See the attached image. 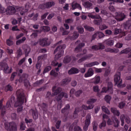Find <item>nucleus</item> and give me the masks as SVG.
<instances>
[{"label": "nucleus", "mask_w": 131, "mask_h": 131, "mask_svg": "<svg viewBox=\"0 0 131 131\" xmlns=\"http://www.w3.org/2000/svg\"><path fill=\"white\" fill-rule=\"evenodd\" d=\"M111 111L112 114H114L115 116H120V112L117 110V108L115 107H112L111 108Z\"/></svg>", "instance_id": "obj_18"}, {"label": "nucleus", "mask_w": 131, "mask_h": 131, "mask_svg": "<svg viewBox=\"0 0 131 131\" xmlns=\"http://www.w3.org/2000/svg\"><path fill=\"white\" fill-rule=\"evenodd\" d=\"M121 32H122L121 29L116 28L114 30V34L115 35H117V34H119V33H121Z\"/></svg>", "instance_id": "obj_44"}, {"label": "nucleus", "mask_w": 131, "mask_h": 131, "mask_svg": "<svg viewBox=\"0 0 131 131\" xmlns=\"http://www.w3.org/2000/svg\"><path fill=\"white\" fill-rule=\"evenodd\" d=\"M94 75V70L93 68H89L87 72L84 74V77H91Z\"/></svg>", "instance_id": "obj_16"}, {"label": "nucleus", "mask_w": 131, "mask_h": 131, "mask_svg": "<svg viewBox=\"0 0 131 131\" xmlns=\"http://www.w3.org/2000/svg\"><path fill=\"white\" fill-rule=\"evenodd\" d=\"M26 40V37H23L21 39H18L16 41V46H20L21 43H24V41Z\"/></svg>", "instance_id": "obj_27"}, {"label": "nucleus", "mask_w": 131, "mask_h": 131, "mask_svg": "<svg viewBox=\"0 0 131 131\" xmlns=\"http://www.w3.org/2000/svg\"><path fill=\"white\" fill-rule=\"evenodd\" d=\"M125 29H131V20L127 21L124 25Z\"/></svg>", "instance_id": "obj_26"}, {"label": "nucleus", "mask_w": 131, "mask_h": 131, "mask_svg": "<svg viewBox=\"0 0 131 131\" xmlns=\"http://www.w3.org/2000/svg\"><path fill=\"white\" fill-rule=\"evenodd\" d=\"M64 49H65L64 45L59 46L56 48V49H55L54 54L57 53L55 56V60L60 59V58H61L62 56L64 55Z\"/></svg>", "instance_id": "obj_3"}, {"label": "nucleus", "mask_w": 131, "mask_h": 131, "mask_svg": "<svg viewBox=\"0 0 131 131\" xmlns=\"http://www.w3.org/2000/svg\"><path fill=\"white\" fill-rule=\"evenodd\" d=\"M81 94H82V90H79L77 91L75 95L76 96V97H79V96H80V95H81Z\"/></svg>", "instance_id": "obj_61"}, {"label": "nucleus", "mask_w": 131, "mask_h": 131, "mask_svg": "<svg viewBox=\"0 0 131 131\" xmlns=\"http://www.w3.org/2000/svg\"><path fill=\"white\" fill-rule=\"evenodd\" d=\"M124 106H125V103L124 102H121L119 104V107H120V109H122Z\"/></svg>", "instance_id": "obj_64"}, {"label": "nucleus", "mask_w": 131, "mask_h": 131, "mask_svg": "<svg viewBox=\"0 0 131 131\" xmlns=\"http://www.w3.org/2000/svg\"><path fill=\"white\" fill-rule=\"evenodd\" d=\"M30 48L29 47H26L24 48V52L25 54V57L26 58L27 57H28V55H29V53H30Z\"/></svg>", "instance_id": "obj_33"}, {"label": "nucleus", "mask_w": 131, "mask_h": 131, "mask_svg": "<svg viewBox=\"0 0 131 131\" xmlns=\"http://www.w3.org/2000/svg\"><path fill=\"white\" fill-rule=\"evenodd\" d=\"M94 24H96V25H100L101 23H102V18H99L98 19H95L94 20Z\"/></svg>", "instance_id": "obj_43"}, {"label": "nucleus", "mask_w": 131, "mask_h": 131, "mask_svg": "<svg viewBox=\"0 0 131 131\" xmlns=\"http://www.w3.org/2000/svg\"><path fill=\"white\" fill-rule=\"evenodd\" d=\"M125 120L127 124H129V123H130V119L129 118V117L126 116L125 118Z\"/></svg>", "instance_id": "obj_63"}, {"label": "nucleus", "mask_w": 131, "mask_h": 131, "mask_svg": "<svg viewBox=\"0 0 131 131\" xmlns=\"http://www.w3.org/2000/svg\"><path fill=\"white\" fill-rule=\"evenodd\" d=\"M4 102V99H2L0 100V110L1 111V116L4 117L5 116V114L7 113V110L6 109V106L3 104V102Z\"/></svg>", "instance_id": "obj_11"}, {"label": "nucleus", "mask_w": 131, "mask_h": 131, "mask_svg": "<svg viewBox=\"0 0 131 131\" xmlns=\"http://www.w3.org/2000/svg\"><path fill=\"white\" fill-rule=\"evenodd\" d=\"M91 49L92 50H93V51H98V50H99L98 45L92 46Z\"/></svg>", "instance_id": "obj_59"}, {"label": "nucleus", "mask_w": 131, "mask_h": 131, "mask_svg": "<svg viewBox=\"0 0 131 131\" xmlns=\"http://www.w3.org/2000/svg\"><path fill=\"white\" fill-rule=\"evenodd\" d=\"M84 28L85 29V30H87V31H95V28L90 26L85 25L84 26Z\"/></svg>", "instance_id": "obj_30"}, {"label": "nucleus", "mask_w": 131, "mask_h": 131, "mask_svg": "<svg viewBox=\"0 0 131 131\" xmlns=\"http://www.w3.org/2000/svg\"><path fill=\"white\" fill-rule=\"evenodd\" d=\"M0 69L1 70H3L4 73H6V74L11 73L13 70L12 68L9 70V66H8V64L4 62H0Z\"/></svg>", "instance_id": "obj_5"}, {"label": "nucleus", "mask_w": 131, "mask_h": 131, "mask_svg": "<svg viewBox=\"0 0 131 131\" xmlns=\"http://www.w3.org/2000/svg\"><path fill=\"white\" fill-rule=\"evenodd\" d=\"M93 89L94 92H95V93H98V92H100V89H99V86L98 85L94 86Z\"/></svg>", "instance_id": "obj_53"}, {"label": "nucleus", "mask_w": 131, "mask_h": 131, "mask_svg": "<svg viewBox=\"0 0 131 131\" xmlns=\"http://www.w3.org/2000/svg\"><path fill=\"white\" fill-rule=\"evenodd\" d=\"M55 6V2L51 1L39 5L38 9L40 10H45V9H50L52 7Z\"/></svg>", "instance_id": "obj_7"}, {"label": "nucleus", "mask_w": 131, "mask_h": 131, "mask_svg": "<svg viewBox=\"0 0 131 131\" xmlns=\"http://www.w3.org/2000/svg\"><path fill=\"white\" fill-rule=\"evenodd\" d=\"M25 122L27 124V125H29L30 123H32V119L25 118Z\"/></svg>", "instance_id": "obj_46"}, {"label": "nucleus", "mask_w": 131, "mask_h": 131, "mask_svg": "<svg viewBox=\"0 0 131 131\" xmlns=\"http://www.w3.org/2000/svg\"><path fill=\"white\" fill-rule=\"evenodd\" d=\"M47 58H48V55L47 54H43L38 56L37 61L42 63V61H46V60H47Z\"/></svg>", "instance_id": "obj_19"}, {"label": "nucleus", "mask_w": 131, "mask_h": 131, "mask_svg": "<svg viewBox=\"0 0 131 131\" xmlns=\"http://www.w3.org/2000/svg\"><path fill=\"white\" fill-rule=\"evenodd\" d=\"M16 94L17 97V100L15 102L14 106L15 107H18V106L20 105L17 108V112L19 113L23 111V106L21 105H23L25 100L26 103L27 102V101L26 100V98L25 97V94H24L23 92L18 90L16 91Z\"/></svg>", "instance_id": "obj_1"}, {"label": "nucleus", "mask_w": 131, "mask_h": 131, "mask_svg": "<svg viewBox=\"0 0 131 131\" xmlns=\"http://www.w3.org/2000/svg\"><path fill=\"white\" fill-rule=\"evenodd\" d=\"M95 102H97V99H90L88 101H87V104H93V103H95Z\"/></svg>", "instance_id": "obj_48"}, {"label": "nucleus", "mask_w": 131, "mask_h": 131, "mask_svg": "<svg viewBox=\"0 0 131 131\" xmlns=\"http://www.w3.org/2000/svg\"><path fill=\"white\" fill-rule=\"evenodd\" d=\"M121 76V73L120 72H118L114 76V81L116 84H117L118 88H120L121 84H122V79L120 78Z\"/></svg>", "instance_id": "obj_6"}, {"label": "nucleus", "mask_w": 131, "mask_h": 131, "mask_svg": "<svg viewBox=\"0 0 131 131\" xmlns=\"http://www.w3.org/2000/svg\"><path fill=\"white\" fill-rule=\"evenodd\" d=\"M20 129H21V130H25V129H26V125L24 122H21L20 125Z\"/></svg>", "instance_id": "obj_37"}, {"label": "nucleus", "mask_w": 131, "mask_h": 131, "mask_svg": "<svg viewBox=\"0 0 131 131\" xmlns=\"http://www.w3.org/2000/svg\"><path fill=\"white\" fill-rule=\"evenodd\" d=\"M38 106H39V107H40L43 111H48V108H49V104H48L47 103L44 102L42 103H39L38 104Z\"/></svg>", "instance_id": "obj_15"}, {"label": "nucleus", "mask_w": 131, "mask_h": 131, "mask_svg": "<svg viewBox=\"0 0 131 131\" xmlns=\"http://www.w3.org/2000/svg\"><path fill=\"white\" fill-rule=\"evenodd\" d=\"M13 86L11 84H8L5 86V91L6 92H13Z\"/></svg>", "instance_id": "obj_31"}, {"label": "nucleus", "mask_w": 131, "mask_h": 131, "mask_svg": "<svg viewBox=\"0 0 131 131\" xmlns=\"http://www.w3.org/2000/svg\"><path fill=\"white\" fill-rule=\"evenodd\" d=\"M116 19L117 21H123L125 19V14L123 13L116 12L115 13Z\"/></svg>", "instance_id": "obj_10"}, {"label": "nucleus", "mask_w": 131, "mask_h": 131, "mask_svg": "<svg viewBox=\"0 0 131 131\" xmlns=\"http://www.w3.org/2000/svg\"><path fill=\"white\" fill-rule=\"evenodd\" d=\"M99 28L101 30H105V29H107V28H108V26L106 25H101L99 26Z\"/></svg>", "instance_id": "obj_54"}, {"label": "nucleus", "mask_w": 131, "mask_h": 131, "mask_svg": "<svg viewBox=\"0 0 131 131\" xmlns=\"http://www.w3.org/2000/svg\"><path fill=\"white\" fill-rule=\"evenodd\" d=\"M65 93L64 92H61L58 95L57 97H56V100L57 101V102H59V101H61L62 100V98L64 96Z\"/></svg>", "instance_id": "obj_29"}, {"label": "nucleus", "mask_w": 131, "mask_h": 131, "mask_svg": "<svg viewBox=\"0 0 131 131\" xmlns=\"http://www.w3.org/2000/svg\"><path fill=\"white\" fill-rule=\"evenodd\" d=\"M100 63L98 61H94L92 62H90L89 63H85L84 64V67L89 68L90 67H93V66H95V65H99Z\"/></svg>", "instance_id": "obj_17"}, {"label": "nucleus", "mask_w": 131, "mask_h": 131, "mask_svg": "<svg viewBox=\"0 0 131 131\" xmlns=\"http://www.w3.org/2000/svg\"><path fill=\"white\" fill-rule=\"evenodd\" d=\"M6 43L7 46L11 47V46H13V45H14V42L12 41L11 39H8L6 40Z\"/></svg>", "instance_id": "obj_45"}, {"label": "nucleus", "mask_w": 131, "mask_h": 131, "mask_svg": "<svg viewBox=\"0 0 131 131\" xmlns=\"http://www.w3.org/2000/svg\"><path fill=\"white\" fill-rule=\"evenodd\" d=\"M105 51L109 53H114V54H117L119 52V49L115 48H106L105 49Z\"/></svg>", "instance_id": "obj_20"}, {"label": "nucleus", "mask_w": 131, "mask_h": 131, "mask_svg": "<svg viewBox=\"0 0 131 131\" xmlns=\"http://www.w3.org/2000/svg\"><path fill=\"white\" fill-rule=\"evenodd\" d=\"M99 50H104L105 49V46L102 43H98Z\"/></svg>", "instance_id": "obj_58"}, {"label": "nucleus", "mask_w": 131, "mask_h": 131, "mask_svg": "<svg viewBox=\"0 0 131 131\" xmlns=\"http://www.w3.org/2000/svg\"><path fill=\"white\" fill-rule=\"evenodd\" d=\"M17 76V72H14L12 73L11 77H10V81H13L14 79H15V77Z\"/></svg>", "instance_id": "obj_41"}, {"label": "nucleus", "mask_w": 131, "mask_h": 131, "mask_svg": "<svg viewBox=\"0 0 131 131\" xmlns=\"http://www.w3.org/2000/svg\"><path fill=\"white\" fill-rule=\"evenodd\" d=\"M26 57H24L23 59H21L18 62V65L19 66H21V65H22L23 64V63H24V61H26Z\"/></svg>", "instance_id": "obj_57"}, {"label": "nucleus", "mask_w": 131, "mask_h": 131, "mask_svg": "<svg viewBox=\"0 0 131 131\" xmlns=\"http://www.w3.org/2000/svg\"><path fill=\"white\" fill-rule=\"evenodd\" d=\"M41 67V62L40 61H37V63L36 64V69H40Z\"/></svg>", "instance_id": "obj_55"}, {"label": "nucleus", "mask_w": 131, "mask_h": 131, "mask_svg": "<svg viewBox=\"0 0 131 131\" xmlns=\"http://www.w3.org/2000/svg\"><path fill=\"white\" fill-rule=\"evenodd\" d=\"M5 129L9 131H17V124L14 122H5L4 123Z\"/></svg>", "instance_id": "obj_4"}, {"label": "nucleus", "mask_w": 131, "mask_h": 131, "mask_svg": "<svg viewBox=\"0 0 131 131\" xmlns=\"http://www.w3.org/2000/svg\"><path fill=\"white\" fill-rule=\"evenodd\" d=\"M6 14L9 16L15 15L16 12H20L21 16H25V13L28 12V9H25L24 8L17 6L15 8L13 6H9L6 9Z\"/></svg>", "instance_id": "obj_2"}, {"label": "nucleus", "mask_w": 131, "mask_h": 131, "mask_svg": "<svg viewBox=\"0 0 131 131\" xmlns=\"http://www.w3.org/2000/svg\"><path fill=\"white\" fill-rule=\"evenodd\" d=\"M112 97L109 95H106L104 100L106 101L107 103H110V101H111Z\"/></svg>", "instance_id": "obj_47"}, {"label": "nucleus", "mask_w": 131, "mask_h": 131, "mask_svg": "<svg viewBox=\"0 0 131 131\" xmlns=\"http://www.w3.org/2000/svg\"><path fill=\"white\" fill-rule=\"evenodd\" d=\"M96 33L99 38H102L105 36V35L102 32H97Z\"/></svg>", "instance_id": "obj_49"}, {"label": "nucleus", "mask_w": 131, "mask_h": 131, "mask_svg": "<svg viewBox=\"0 0 131 131\" xmlns=\"http://www.w3.org/2000/svg\"><path fill=\"white\" fill-rule=\"evenodd\" d=\"M107 89L110 94H113V84L111 82H108L107 83Z\"/></svg>", "instance_id": "obj_22"}, {"label": "nucleus", "mask_w": 131, "mask_h": 131, "mask_svg": "<svg viewBox=\"0 0 131 131\" xmlns=\"http://www.w3.org/2000/svg\"><path fill=\"white\" fill-rule=\"evenodd\" d=\"M101 109L103 112H104L106 114H108V115H110V111H109V110H108V108L106 107V106H102Z\"/></svg>", "instance_id": "obj_35"}, {"label": "nucleus", "mask_w": 131, "mask_h": 131, "mask_svg": "<svg viewBox=\"0 0 131 131\" xmlns=\"http://www.w3.org/2000/svg\"><path fill=\"white\" fill-rule=\"evenodd\" d=\"M40 46L41 47H48L49 45H50V41H49V39L48 38H44L39 41Z\"/></svg>", "instance_id": "obj_12"}, {"label": "nucleus", "mask_w": 131, "mask_h": 131, "mask_svg": "<svg viewBox=\"0 0 131 131\" xmlns=\"http://www.w3.org/2000/svg\"><path fill=\"white\" fill-rule=\"evenodd\" d=\"M77 29L78 31V32L80 33V34H82L83 32H84V30L83 29V28L81 26H78L77 27Z\"/></svg>", "instance_id": "obj_40"}, {"label": "nucleus", "mask_w": 131, "mask_h": 131, "mask_svg": "<svg viewBox=\"0 0 131 131\" xmlns=\"http://www.w3.org/2000/svg\"><path fill=\"white\" fill-rule=\"evenodd\" d=\"M17 58L19 59L22 56V49H19L16 51Z\"/></svg>", "instance_id": "obj_36"}, {"label": "nucleus", "mask_w": 131, "mask_h": 131, "mask_svg": "<svg viewBox=\"0 0 131 131\" xmlns=\"http://www.w3.org/2000/svg\"><path fill=\"white\" fill-rule=\"evenodd\" d=\"M93 125V130L94 131H97V129L98 128V124L96 121H94L92 123Z\"/></svg>", "instance_id": "obj_50"}, {"label": "nucleus", "mask_w": 131, "mask_h": 131, "mask_svg": "<svg viewBox=\"0 0 131 131\" xmlns=\"http://www.w3.org/2000/svg\"><path fill=\"white\" fill-rule=\"evenodd\" d=\"M60 31L62 33V35H66V30L63 27H60Z\"/></svg>", "instance_id": "obj_60"}, {"label": "nucleus", "mask_w": 131, "mask_h": 131, "mask_svg": "<svg viewBox=\"0 0 131 131\" xmlns=\"http://www.w3.org/2000/svg\"><path fill=\"white\" fill-rule=\"evenodd\" d=\"M105 43L107 46H113L114 45V40L111 39H107L104 41Z\"/></svg>", "instance_id": "obj_32"}, {"label": "nucleus", "mask_w": 131, "mask_h": 131, "mask_svg": "<svg viewBox=\"0 0 131 131\" xmlns=\"http://www.w3.org/2000/svg\"><path fill=\"white\" fill-rule=\"evenodd\" d=\"M31 111H32L33 119H34V120H36V119L38 118V114L37 113V111L36 110L31 109Z\"/></svg>", "instance_id": "obj_21"}, {"label": "nucleus", "mask_w": 131, "mask_h": 131, "mask_svg": "<svg viewBox=\"0 0 131 131\" xmlns=\"http://www.w3.org/2000/svg\"><path fill=\"white\" fill-rule=\"evenodd\" d=\"M41 29H42V31H44V32H49V31L51 30L50 27L45 26L41 27Z\"/></svg>", "instance_id": "obj_34"}, {"label": "nucleus", "mask_w": 131, "mask_h": 131, "mask_svg": "<svg viewBox=\"0 0 131 131\" xmlns=\"http://www.w3.org/2000/svg\"><path fill=\"white\" fill-rule=\"evenodd\" d=\"M114 120L116 122V124H114V127H118L119 126V120L117 118H115Z\"/></svg>", "instance_id": "obj_51"}, {"label": "nucleus", "mask_w": 131, "mask_h": 131, "mask_svg": "<svg viewBox=\"0 0 131 131\" xmlns=\"http://www.w3.org/2000/svg\"><path fill=\"white\" fill-rule=\"evenodd\" d=\"M28 78V74L26 73H23L22 75L19 77V82H23L24 81V84L25 86L27 84V83L28 82V80L27 79Z\"/></svg>", "instance_id": "obj_9"}, {"label": "nucleus", "mask_w": 131, "mask_h": 131, "mask_svg": "<svg viewBox=\"0 0 131 131\" xmlns=\"http://www.w3.org/2000/svg\"><path fill=\"white\" fill-rule=\"evenodd\" d=\"M12 105V100H8L6 103L7 108H10Z\"/></svg>", "instance_id": "obj_62"}, {"label": "nucleus", "mask_w": 131, "mask_h": 131, "mask_svg": "<svg viewBox=\"0 0 131 131\" xmlns=\"http://www.w3.org/2000/svg\"><path fill=\"white\" fill-rule=\"evenodd\" d=\"M80 71L76 68H72L70 70H69L68 74L70 75L72 74H77V73H79Z\"/></svg>", "instance_id": "obj_13"}, {"label": "nucleus", "mask_w": 131, "mask_h": 131, "mask_svg": "<svg viewBox=\"0 0 131 131\" xmlns=\"http://www.w3.org/2000/svg\"><path fill=\"white\" fill-rule=\"evenodd\" d=\"M131 52V48H127L122 51L119 53V55H122V54H128Z\"/></svg>", "instance_id": "obj_25"}, {"label": "nucleus", "mask_w": 131, "mask_h": 131, "mask_svg": "<svg viewBox=\"0 0 131 131\" xmlns=\"http://www.w3.org/2000/svg\"><path fill=\"white\" fill-rule=\"evenodd\" d=\"M58 74V73L55 71V70H52L50 72V75H52L53 76H54V77H57Z\"/></svg>", "instance_id": "obj_42"}, {"label": "nucleus", "mask_w": 131, "mask_h": 131, "mask_svg": "<svg viewBox=\"0 0 131 131\" xmlns=\"http://www.w3.org/2000/svg\"><path fill=\"white\" fill-rule=\"evenodd\" d=\"M106 125V121H105V120H103L102 122L99 125V128L102 129V128H103V127H105Z\"/></svg>", "instance_id": "obj_39"}, {"label": "nucleus", "mask_w": 131, "mask_h": 131, "mask_svg": "<svg viewBox=\"0 0 131 131\" xmlns=\"http://www.w3.org/2000/svg\"><path fill=\"white\" fill-rule=\"evenodd\" d=\"M60 125L61 120H58L55 124L56 128H57V129H59L60 128Z\"/></svg>", "instance_id": "obj_52"}, {"label": "nucleus", "mask_w": 131, "mask_h": 131, "mask_svg": "<svg viewBox=\"0 0 131 131\" xmlns=\"http://www.w3.org/2000/svg\"><path fill=\"white\" fill-rule=\"evenodd\" d=\"M52 70V67L51 66H47L46 67L44 71H43V74H46L47 72H49V71H51Z\"/></svg>", "instance_id": "obj_38"}, {"label": "nucleus", "mask_w": 131, "mask_h": 131, "mask_svg": "<svg viewBox=\"0 0 131 131\" xmlns=\"http://www.w3.org/2000/svg\"><path fill=\"white\" fill-rule=\"evenodd\" d=\"M56 89L57 86H56L52 88V92L54 96H56V95H58V94H60V92L62 91V89H61L60 87L58 88L57 89Z\"/></svg>", "instance_id": "obj_14"}, {"label": "nucleus", "mask_w": 131, "mask_h": 131, "mask_svg": "<svg viewBox=\"0 0 131 131\" xmlns=\"http://www.w3.org/2000/svg\"><path fill=\"white\" fill-rule=\"evenodd\" d=\"M91 119H92V116H91V114H88L85 120V125L83 127L84 131L88 130V128H89L90 124H91Z\"/></svg>", "instance_id": "obj_8"}, {"label": "nucleus", "mask_w": 131, "mask_h": 131, "mask_svg": "<svg viewBox=\"0 0 131 131\" xmlns=\"http://www.w3.org/2000/svg\"><path fill=\"white\" fill-rule=\"evenodd\" d=\"M72 7L73 10H75V9H78L79 10H80V11H81L82 10L81 6L78 3H75L74 4H72Z\"/></svg>", "instance_id": "obj_28"}, {"label": "nucleus", "mask_w": 131, "mask_h": 131, "mask_svg": "<svg viewBox=\"0 0 131 131\" xmlns=\"http://www.w3.org/2000/svg\"><path fill=\"white\" fill-rule=\"evenodd\" d=\"M92 57H94V55L92 54H89L84 56V58H85V60H88V59H91Z\"/></svg>", "instance_id": "obj_56"}, {"label": "nucleus", "mask_w": 131, "mask_h": 131, "mask_svg": "<svg viewBox=\"0 0 131 131\" xmlns=\"http://www.w3.org/2000/svg\"><path fill=\"white\" fill-rule=\"evenodd\" d=\"M93 83H94V84H98V83H100L101 78L99 76H96L94 78H93Z\"/></svg>", "instance_id": "obj_24"}, {"label": "nucleus", "mask_w": 131, "mask_h": 131, "mask_svg": "<svg viewBox=\"0 0 131 131\" xmlns=\"http://www.w3.org/2000/svg\"><path fill=\"white\" fill-rule=\"evenodd\" d=\"M83 6L85 8V9H88L90 10L92 7H93V4L92 3L88 1L83 3Z\"/></svg>", "instance_id": "obj_23"}]
</instances>
